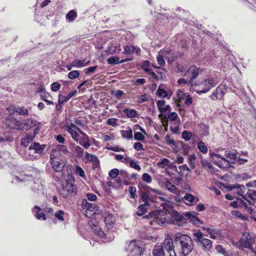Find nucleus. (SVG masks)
<instances>
[{
	"label": "nucleus",
	"mask_w": 256,
	"mask_h": 256,
	"mask_svg": "<svg viewBox=\"0 0 256 256\" xmlns=\"http://www.w3.org/2000/svg\"><path fill=\"white\" fill-rule=\"evenodd\" d=\"M176 250L182 256H188L192 250L194 243L192 238L186 234H177L174 238Z\"/></svg>",
	"instance_id": "obj_1"
},
{
	"label": "nucleus",
	"mask_w": 256,
	"mask_h": 256,
	"mask_svg": "<svg viewBox=\"0 0 256 256\" xmlns=\"http://www.w3.org/2000/svg\"><path fill=\"white\" fill-rule=\"evenodd\" d=\"M141 200L144 202L140 206L136 214L138 216H141L146 213L148 207L156 206V203L160 198L156 195L153 196L150 192H144L142 193Z\"/></svg>",
	"instance_id": "obj_2"
},
{
	"label": "nucleus",
	"mask_w": 256,
	"mask_h": 256,
	"mask_svg": "<svg viewBox=\"0 0 256 256\" xmlns=\"http://www.w3.org/2000/svg\"><path fill=\"white\" fill-rule=\"evenodd\" d=\"M256 240V236L253 233L243 232L240 240L238 241L235 246L239 249L246 248L250 250L256 256V250L253 247Z\"/></svg>",
	"instance_id": "obj_3"
},
{
	"label": "nucleus",
	"mask_w": 256,
	"mask_h": 256,
	"mask_svg": "<svg viewBox=\"0 0 256 256\" xmlns=\"http://www.w3.org/2000/svg\"><path fill=\"white\" fill-rule=\"evenodd\" d=\"M166 212L163 210H158L149 213L146 217L150 220V223L152 226L158 224L160 226L164 224L166 222Z\"/></svg>",
	"instance_id": "obj_4"
},
{
	"label": "nucleus",
	"mask_w": 256,
	"mask_h": 256,
	"mask_svg": "<svg viewBox=\"0 0 256 256\" xmlns=\"http://www.w3.org/2000/svg\"><path fill=\"white\" fill-rule=\"evenodd\" d=\"M141 245L140 240L131 241L126 248V250L129 252L128 256H141L142 249Z\"/></svg>",
	"instance_id": "obj_5"
},
{
	"label": "nucleus",
	"mask_w": 256,
	"mask_h": 256,
	"mask_svg": "<svg viewBox=\"0 0 256 256\" xmlns=\"http://www.w3.org/2000/svg\"><path fill=\"white\" fill-rule=\"evenodd\" d=\"M218 83L216 76L209 77L205 79L199 86L200 90L197 92L206 93L212 88L214 87Z\"/></svg>",
	"instance_id": "obj_6"
},
{
	"label": "nucleus",
	"mask_w": 256,
	"mask_h": 256,
	"mask_svg": "<svg viewBox=\"0 0 256 256\" xmlns=\"http://www.w3.org/2000/svg\"><path fill=\"white\" fill-rule=\"evenodd\" d=\"M60 193L65 198L74 196L76 194V186L72 184L66 182L62 184Z\"/></svg>",
	"instance_id": "obj_7"
},
{
	"label": "nucleus",
	"mask_w": 256,
	"mask_h": 256,
	"mask_svg": "<svg viewBox=\"0 0 256 256\" xmlns=\"http://www.w3.org/2000/svg\"><path fill=\"white\" fill-rule=\"evenodd\" d=\"M156 246L162 247V251L164 252V250H166L169 256H176L174 250L172 238H166L163 243L160 244H156Z\"/></svg>",
	"instance_id": "obj_8"
},
{
	"label": "nucleus",
	"mask_w": 256,
	"mask_h": 256,
	"mask_svg": "<svg viewBox=\"0 0 256 256\" xmlns=\"http://www.w3.org/2000/svg\"><path fill=\"white\" fill-rule=\"evenodd\" d=\"M66 160H58L50 158V165L52 170L56 172H61L66 165Z\"/></svg>",
	"instance_id": "obj_9"
},
{
	"label": "nucleus",
	"mask_w": 256,
	"mask_h": 256,
	"mask_svg": "<svg viewBox=\"0 0 256 256\" xmlns=\"http://www.w3.org/2000/svg\"><path fill=\"white\" fill-rule=\"evenodd\" d=\"M16 126H22V128L26 130H29L32 127H34L40 124L39 122L33 120L32 118L26 120L22 123H20V122L16 121Z\"/></svg>",
	"instance_id": "obj_10"
},
{
	"label": "nucleus",
	"mask_w": 256,
	"mask_h": 256,
	"mask_svg": "<svg viewBox=\"0 0 256 256\" xmlns=\"http://www.w3.org/2000/svg\"><path fill=\"white\" fill-rule=\"evenodd\" d=\"M213 156H216V158H220L222 161H219L217 162H216V164L220 168H225L228 167L230 166L231 164H234V162H230L226 158H223L221 155L220 154H216L214 153H212L211 154V156L212 157Z\"/></svg>",
	"instance_id": "obj_11"
},
{
	"label": "nucleus",
	"mask_w": 256,
	"mask_h": 256,
	"mask_svg": "<svg viewBox=\"0 0 256 256\" xmlns=\"http://www.w3.org/2000/svg\"><path fill=\"white\" fill-rule=\"evenodd\" d=\"M224 94V86H218L210 95V98L213 100H221Z\"/></svg>",
	"instance_id": "obj_12"
},
{
	"label": "nucleus",
	"mask_w": 256,
	"mask_h": 256,
	"mask_svg": "<svg viewBox=\"0 0 256 256\" xmlns=\"http://www.w3.org/2000/svg\"><path fill=\"white\" fill-rule=\"evenodd\" d=\"M81 208L82 209H86L87 211L94 212V214L98 210V206L96 204L89 203L86 199L82 200Z\"/></svg>",
	"instance_id": "obj_13"
},
{
	"label": "nucleus",
	"mask_w": 256,
	"mask_h": 256,
	"mask_svg": "<svg viewBox=\"0 0 256 256\" xmlns=\"http://www.w3.org/2000/svg\"><path fill=\"white\" fill-rule=\"evenodd\" d=\"M250 204L255 206L256 204V190L249 189L247 195L244 197Z\"/></svg>",
	"instance_id": "obj_14"
},
{
	"label": "nucleus",
	"mask_w": 256,
	"mask_h": 256,
	"mask_svg": "<svg viewBox=\"0 0 256 256\" xmlns=\"http://www.w3.org/2000/svg\"><path fill=\"white\" fill-rule=\"evenodd\" d=\"M196 213H192L190 212H186L184 214L186 216V220H188L192 223L198 224H202V221L195 215Z\"/></svg>",
	"instance_id": "obj_15"
},
{
	"label": "nucleus",
	"mask_w": 256,
	"mask_h": 256,
	"mask_svg": "<svg viewBox=\"0 0 256 256\" xmlns=\"http://www.w3.org/2000/svg\"><path fill=\"white\" fill-rule=\"evenodd\" d=\"M202 70L195 65L191 66L186 71V73L191 74L193 78H196L202 72Z\"/></svg>",
	"instance_id": "obj_16"
},
{
	"label": "nucleus",
	"mask_w": 256,
	"mask_h": 256,
	"mask_svg": "<svg viewBox=\"0 0 256 256\" xmlns=\"http://www.w3.org/2000/svg\"><path fill=\"white\" fill-rule=\"evenodd\" d=\"M46 146L40 145L39 143L34 142L32 143L29 147V150H34V152L37 154H41L44 150Z\"/></svg>",
	"instance_id": "obj_17"
},
{
	"label": "nucleus",
	"mask_w": 256,
	"mask_h": 256,
	"mask_svg": "<svg viewBox=\"0 0 256 256\" xmlns=\"http://www.w3.org/2000/svg\"><path fill=\"white\" fill-rule=\"evenodd\" d=\"M160 52L164 54V58L168 60V64H172L174 60V58L170 50L168 48L164 49L163 50H161Z\"/></svg>",
	"instance_id": "obj_18"
},
{
	"label": "nucleus",
	"mask_w": 256,
	"mask_h": 256,
	"mask_svg": "<svg viewBox=\"0 0 256 256\" xmlns=\"http://www.w3.org/2000/svg\"><path fill=\"white\" fill-rule=\"evenodd\" d=\"M199 244L202 246L204 251L209 252L212 246V242L211 240L204 238Z\"/></svg>",
	"instance_id": "obj_19"
},
{
	"label": "nucleus",
	"mask_w": 256,
	"mask_h": 256,
	"mask_svg": "<svg viewBox=\"0 0 256 256\" xmlns=\"http://www.w3.org/2000/svg\"><path fill=\"white\" fill-rule=\"evenodd\" d=\"M163 180L165 183V186L168 190L174 194H176L178 192V188L174 184H172L168 178H164Z\"/></svg>",
	"instance_id": "obj_20"
},
{
	"label": "nucleus",
	"mask_w": 256,
	"mask_h": 256,
	"mask_svg": "<svg viewBox=\"0 0 256 256\" xmlns=\"http://www.w3.org/2000/svg\"><path fill=\"white\" fill-rule=\"evenodd\" d=\"M34 138V136L32 134V133H28L25 136L22 137L21 140V144L24 146H27L30 142H31Z\"/></svg>",
	"instance_id": "obj_21"
},
{
	"label": "nucleus",
	"mask_w": 256,
	"mask_h": 256,
	"mask_svg": "<svg viewBox=\"0 0 256 256\" xmlns=\"http://www.w3.org/2000/svg\"><path fill=\"white\" fill-rule=\"evenodd\" d=\"M76 92V90H74L71 91L69 92L66 96H64L62 94H59L58 102L60 104H62L64 102H68L70 98H72Z\"/></svg>",
	"instance_id": "obj_22"
},
{
	"label": "nucleus",
	"mask_w": 256,
	"mask_h": 256,
	"mask_svg": "<svg viewBox=\"0 0 256 256\" xmlns=\"http://www.w3.org/2000/svg\"><path fill=\"white\" fill-rule=\"evenodd\" d=\"M42 208H40L38 206H35L33 209L32 212H35L34 216H35L38 220L42 218L43 220H46V216L43 212H40L42 210Z\"/></svg>",
	"instance_id": "obj_23"
},
{
	"label": "nucleus",
	"mask_w": 256,
	"mask_h": 256,
	"mask_svg": "<svg viewBox=\"0 0 256 256\" xmlns=\"http://www.w3.org/2000/svg\"><path fill=\"white\" fill-rule=\"evenodd\" d=\"M82 146L86 149H88L90 146V140L88 136L85 138H78V142Z\"/></svg>",
	"instance_id": "obj_24"
},
{
	"label": "nucleus",
	"mask_w": 256,
	"mask_h": 256,
	"mask_svg": "<svg viewBox=\"0 0 256 256\" xmlns=\"http://www.w3.org/2000/svg\"><path fill=\"white\" fill-rule=\"evenodd\" d=\"M65 154H62L58 150H53L50 156V158H53L58 160H66L64 158Z\"/></svg>",
	"instance_id": "obj_25"
},
{
	"label": "nucleus",
	"mask_w": 256,
	"mask_h": 256,
	"mask_svg": "<svg viewBox=\"0 0 256 256\" xmlns=\"http://www.w3.org/2000/svg\"><path fill=\"white\" fill-rule=\"evenodd\" d=\"M89 60H86V59L82 60L75 59L72 62V66H74V67L82 68L89 63Z\"/></svg>",
	"instance_id": "obj_26"
},
{
	"label": "nucleus",
	"mask_w": 256,
	"mask_h": 256,
	"mask_svg": "<svg viewBox=\"0 0 256 256\" xmlns=\"http://www.w3.org/2000/svg\"><path fill=\"white\" fill-rule=\"evenodd\" d=\"M93 231L94 232V233L98 236H99L100 238H102L103 241H106V238H104L105 236V234L104 232L102 230L101 228H100L98 226L94 225V226L92 227Z\"/></svg>",
	"instance_id": "obj_27"
},
{
	"label": "nucleus",
	"mask_w": 256,
	"mask_h": 256,
	"mask_svg": "<svg viewBox=\"0 0 256 256\" xmlns=\"http://www.w3.org/2000/svg\"><path fill=\"white\" fill-rule=\"evenodd\" d=\"M121 50L120 46H112L108 48L106 52L108 54H118Z\"/></svg>",
	"instance_id": "obj_28"
},
{
	"label": "nucleus",
	"mask_w": 256,
	"mask_h": 256,
	"mask_svg": "<svg viewBox=\"0 0 256 256\" xmlns=\"http://www.w3.org/2000/svg\"><path fill=\"white\" fill-rule=\"evenodd\" d=\"M230 206L234 208L246 207V203L242 199L238 198L236 200L231 202Z\"/></svg>",
	"instance_id": "obj_29"
},
{
	"label": "nucleus",
	"mask_w": 256,
	"mask_h": 256,
	"mask_svg": "<svg viewBox=\"0 0 256 256\" xmlns=\"http://www.w3.org/2000/svg\"><path fill=\"white\" fill-rule=\"evenodd\" d=\"M85 158L92 162L96 166L99 165V160L95 155L86 152Z\"/></svg>",
	"instance_id": "obj_30"
},
{
	"label": "nucleus",
	"mask_w": 256,
	"mask_h": 256,
	"mask_svg": "<svg viewBox=\"0 0 256 256\" xmlns=\"http://www.w3.org/2000/svg\"><path fill=\"white\" fill-rule=\"evenodd\" d=\"M224 156L227 158L231 160H233L234 161H232V162H234V164L235 163V162L237 160V154L235 150H226L224 152Z\"/></svg>",
	"instance_id": "obj_31"
},
{
	"label": "nucleus",
	"mask_w": 256,
	"mask_h": 256,
	"mask_svg": "<svg viewBox=\"0 0 256 256\" xmlns=\"http://www.w3.org/2000/svg\"><path fill=\"white\" fill-rule=\"evenodd\" d=\"M120 133L123 138L127 139H130L132 136V132L130 128H127L126 130H122Z\"/></svg>",
	"instance_id": "obj_32"
},
{
	"label": "nucleus",
	"mask_w": 256,
	"mask_h": 256,
	"mask_svg": "<svg viewBox=\"0 0 256 256\" xmlns=\"http://www.w3.org/2000/svg\"><path fill=\"white\" fill-rule=\"evenodd\" d=\"M54 150H58V152H61L62 154H64L65 155H66L69 153V152L68 150V147L66 145H58L54 149Z\"/></svg>",
	"instance_id": "obj_33"
},
{
	"label": "nucleus",
	"mask_w": 256,
	"mask_h": 256,
	"mask_svg": "<svg viewBox=\"0 0 256 256\" xmlns=\"http://www.w3.org/2000/svg\"><path fill=\"white\" fill-rule=\"evenodd\" d=\"M194 240L196 242L199 244L204 238H203V234L200 231H198L193 233Z\"/></svg>",
	"instance_id": "obj_34"
},
{
	"label": "nucleus",
	"mask_w": 256,
	"mask_h": 256,
	"mask_svg": "<svg viewBox=\"0 0 256 256\" xmlns=\"http://www.w3.org/2000/svg\"><path fill=\"white\" fill-rule=\"evenodd\" d=\"M162 247L158 246H155L153 250L152 254L154 256H166L164 252L162 250Z\"/></svg>",
	"instance_id": "obj_35"
},
{
	"label": "nucleus",
	"mask_w": 256,
	"mask_h": 256,
	"mask_svg": "<svg viewBox=\"0 0 256 256\" xmlns=\"http://www.w3.org/2000/svg\"><path fill=\"white\" fill-rule=\"evenodd\" d=\"M66 130L71 135L72 138L76 142H78V138L80 136L78 132L70 128H66Z\"/></svg>",
	"instance_id": "obj_36"
},
{
	"label": "nucleus",
	"mask_w": 256,
	"mask_h": 256,
	"mask_svg": "<svg viewBox=\"0 0 256 256\" xmlns=\"http://www.w3.org/2000/svg\"><path fill=\"white\" fill-rule=\"evenodd\" d=\"M124 112L128 118H136L138 115V112L134 109L126 108Z\"/></svg>",
	"instance_id": "obj_37"
},
{
	"label": "nucleus",
	"mask_w": 256,
	"mask_h": 256,
	"mask_svg": "<svg viewBox=\"0 0 256 256\" xmlns=\"http://www.w3.org/2000/svg\"><path fill=\"white\" fill-rule=\"evenodd\" d=\"M182 198L183 200H184L190 203L194 202L195 200H196V202L198 200V198H196L192 194L188 193H186Z\"/></svg>",
	"instance_id": "obj_38"
},
{
	"label": "nucleus",
	"mask_w": 256,
	"mask_h": 256,
	"mask_svg": "<svg viewBox=\"0 0 256 256\" xmlns=\"http://www.w3.org/2000/svg\"><path fill=\"white\" fill-rule=\"evenodd\" d=\"M66 17L70 22H73L77 17V13L74 10H71L66 14Z\"/></svg>",
	"instance_id": "obj_39"
},
{
	"label": "nucleus",
	"mask_w": 256,
	"mask_h": 256,
	"mask_svg": "<svg viewBox=\"0 0 256 256\" xmlns=\"http://www.w3.org/2000/svg\"><path fill=\"white\" fill-rule=\"evenodd\" d=\"M16 113L20 116H26L28 115V110L24 106H17Z\"/></svg>",
	"instance_id": "obj_40"
},
{
	"label": "nucleus",
	"mask_w": 256,
	"mask_h": 256,
	"mask_svg": "<svg viewBox=\"0 0 256 256\" xmlns=\"http://www.w3.org/2000/svg\"><path fill=\"white\" fill-rule=\"evenodd\" d=\"M221 234L222 232L220 230L216 228H212L209 234L211 238L215 240L218 236H221Z\"/></svg>",
	"instance_id": "obj_41"
},
{
	"label": "nucleus",
	"mask_w": 256,
	"mask_h": 256,
	"mask_svg": "<svg viewBox=\"0 0 256 256\" xmlns=\"http://www.w3.org/2000/svg\"><path fill=\"white\" fill-rule=\"evenodd\" d=\"M198 148L200 151L203 154H206L208 152V147L203 142H200L198 144Z\"/></svg>",
	"instance_id": "obj_42"
},
{
	"label": "nucleus",
	"mask_w": 256,
	"mask_h": 256,
	"mask_svg": "<svg viewBox=\"0 0 256 256\" xmlns=\"http://www.w3.org/2000/svg\"><path fill=\"white\" fill-rule=\"evenodd\" d=\"M74 152L78 157L82 158L84 156V150L78 146H76L74 148Z\"/></svg>",
	"instance_id": "obj_43"
},
{
	"label": "nucleus",
	"mask_w": 256,
	"mask_h": 256,
	"mask_svg": "<svg viewBox=\"0 0 256 256\" xmlns=\"http://www.w3.org/2000/svg\"><path fill=\"white\" fill-rule=\"evenodd\" d=\"M202 157V156L201 155L200 156V158H201L200 163H201L202 166L203 167H204L205 168H208V170H210L211 168H212V164H211V163L210 162H208L206 160L203 159Z\"/></svg>",
	"instance_id": "obj_44"
},
{
	"label": "nucleus",
	"mask_w": 256,
	"mask_h": 256,
	"mask_svg": "<svg viewBox=\"0 0 256 256\" xmlns=\"http://www.w3.org/2000/svg\"><path fill=\"white\" fill-rule=\"evenodd\" d=\"M119 58L118 56L110 57L107 60L108 63L110 64L114 65L119 64Z\"/></svg>",
	"instance_id": "obj_45"
},
{
	"label": "nucleus",
	"mask_w": 256,
	"mask_h": 256,
	"mask_svg": "<svg viewBox=\"0 0 256 256\" xmlns=\"http://www.w3.org/2000/svg\"><path fill=\"white\" fill-rule=\"evenodd\" d=\"M114 221V219L112 216L108 214L104 217V222L107 225L111 226Z\"/></svg>",
	"instance_id": "obj_46"
},
{
	"label": "nucleus",
	"mask_w": 256,
	"mask_h": 256,
	"mask_svg": "<svg viewBox=\"0 0 256 256\" xmlns=\"http://www.w3.org/2000/svg\"><path fill=\"white\" fill-rule=\"evenodd\" d=\"M150 66V62L148 60L144 61L142 65V69L146 72H149L152 70Z\"/></svg>",
	"instance_id": "obj_47"
},
{
	"label": "nucleus",
	"mask_w": 256,
	"mask_h": 256,
	"mask_svg": "<svg viewBox=\"0 0 256 256\" xmlns=\"http://www.w3.org/2000/svg\"><path fill=\"white\" fill-rule=\"evenodd\" d=\"M80 76V72L78 70H74L68 74V78L70 80H74Z\"/></svg>",
	"instance_id": "obj_48"
},
{
	"label": "nucleus",
	"mask_w": 256,
	"mask_h": 256,
	"mask_svg": "<svg viewBox=\"0 0 256 256\" xmlns=\"http://www.w3.org/2000/svg\"><path fill=\"white\" fill-rule=\"evenodd\" d=\"M65 215V212L63 210H60L56 212L55 214V217L60 220L62 221L64 220V216Z\"/></svg>",
	"instance_id": "obj_49"
},
{
	"label": "nucleus",
	"mask_w": 256,
	"mask_h": 256,
	"mask_svg": "<svg viewBox=\"0 0 256 256\" xmlns=\"http://www.w3.org/2000/svg\"><path fill=\"white\" fill-rule=\"evenodd\" d=\"M157 96L160 97L166 98L167 96V92L162 88H160V86L158 88L156 91Z\"/></svg>",
	"instance_id": "obj_50"
},
{
	"label": "nucleus",
	"mask_w": 256,
	"mask_h": 256,
	"mask_svg": "<svg viewBox=\"0 0 256 256\" xmlns=\"http://www.w3.org/2000/svg\"><path fill=\"white\" fill-rule=\"evenodd\" d=\"M76 174L82 178H86V176L84 170L78 166H76Z\"/></svg>",
	"instance_id": "obj_51"
},
{
	"label": "nucleus",
	"mask_w": 256,
	"mask_h": 256,
	"mask_svg": "<svg viewBox=\"0 0 256 256\" xmlns=\"http://www.w3.org/2000/svg\"><path fill=\"white\" fill-rule=\"evenodd\" d=\"M135 48L134 47H131L129 46H126L124 47L122 53L124 54H130L134 52Z\"/></svg>",
	"instance_id": "obj_52"
},
{
	"label": "nucleus",
	"mask_w": 256,
	"mask_h": 256,
	"mask_svg": "<svg viewBox=\"0 0 256 256\" xmlns=\"http://www.w3.org/2000/svg\"><path fill=\"white\" fill-rule=\"evenodd\" d=\"M142 180L147 182L150 183L152 182V176L148 173H144L142 175Z\"/></svg>",
	"instance_id": "obj_53"
},
{
	"label": "nucleus",
	"mask_w": 256,
	"mask_h": 256,
	"mask_svg": "<svg viewBox=\"0 0 256 256\" xmlns=\"http://www.w3.org/2000/svg\"><path fill=\"white\" fill-rule=\"evenodd\" d=\"M164 54H159L157 56V61L158 64L160 66H164L165 64L164 61Z\"/></svg>",
	"instance_id": "obj_54"
},
{
	"label": "nucleus",
	"mask_w": 256,
	"mask_h": 256,
	"mask_svg": "<svg viewBox=\"0 0 256 256\" xmlns=\"http://www.w3.org/2000/svg\"><path fill=\"white\" fill-rule=\"evenodd\" d=\"M216 252L220 254H223L224 256H226L227 252L225 249L221 245H218L216 247Z\"/></svg>",
	"instance_id": "obj_55"
},
{
	"label": "nucleus",
	"mask_w": 256,
	"mask_h": 256,
	"mask_svg": "<svg viewBox=\"0 0 256 256\" xmlns=\"http://www.w3.org/2000/svg\"><path fill=\"white\" fill-rule=\"evenodd\" d=\"M182 137L185 140H189L191 138L192 133L187 130H184L182 132Z\"/></svg>",
	"instance_id": "obj_56"
},
{
	"label": "nucleus",
	"mask_w": 256,
	"mask_h": 256,
	"mask_svg": "<svg viewBox=\"0 0 256 256\" xmlns=\"http://www.w3.org/2000/svg\"><path fill=\"white\" fill-rule=\"evenodd\" d=\"M119 172L117 168H114L109 172L108 174L112 178H114L118 175Z\"/></svg>",
	"instance_id": "obj_57"
},
{
	"label": "nucleus",
	"mask_w": 256,
	"mask_h": 256,
	"mask_svg": "<svg viewBox=\"0 0 256 256\" xmlns=\"http://www.w3.org/2000/svg\"><path fill=\"white\" fill-rule=\"evenodd\" d=\"M65 126L66 128H71L73 129L74 130H76V132H78V130L80 129L79 128L76 126L75 124L72 123H69L68 121L66 122Z\"/></svg>",
	"instance_id": "obj_58"
},
{
	"label": "nucleus",
	"mask_w": 256,
	"mask_h": 256,
	"mask_svg": "<svg viewBox=\"0 0 256 256\" xmlns=\"http://www.w3.org/2000/svg\"><path fill=\"white\" fill-rule=\"evenodd\" d=\"M169 163V160L167 158H163L160 162H158V166L160 168H164L168 166Z\"/></svg>",
	"instance_id": "obj_59"
},
{
	"label": "nucleus",
	"mask_w": 256,
	"mask_h": 256,
	"mask_svg": "<svg viewBox=\"0 0 256 256\" xmlns=\"http://www.w3.org/2000/svg\"><path fill=\"white\" fill-rule=\"evenodd\" d=\"M134 138L136 140L142 141L144 139V136L141 132H136L134 134Z\"/></svg>",
	"instance_id": "obj_60"
},
{
	"label": "nucleus",
	"mask_w": 256,
	"mask_h": 256,
	"mask_svg": "<svg viewBox=\"0 0 256 256\" xmlns=\"http://www.w3.org/2000/svg\"><path fill=\"white\" fill-rule=\"evenodd\" d=\"M130 165L132 168H134L135 170L138 171H140L141 170V168L140 167V166L136 164V162L133 160H131L130 162Z\"/></svg>",
	"instance_id": "obj_61"
},
{
	"label": "nucleus",
	"mask_w": 256,
	"mask_h": 256,
	"mask_svg": "<svg viewBox=\"0 0 256 256\" xmlns=\"http://www.w3.org/2000/svg\"><path fill=\"white\" fill-rule=\"evenodd\" d=\"M60 88V84L57 82H53L51 84V89L54 92L58 91Z\"/></svg>",
	"instance_id": "obj_62"
},
{
	"label": "nucleus",
	"mask_w": 256,
	"mask_h": 256,
	"mask_svg": "<svg viewBox=\"0 0 256 256\" xmlns=\"http://www.w3.org/2000/svg\"><path fill=\"white\" fill-rule=\"evenodd\" d=\"M118 120L115 118H109L107 121V124L112 126H116L117 124Z\"/></svg>",
	"instance_id": "obj_63"
},
{
	"label": "nucleus",
	"mask_w": 256,
	"mask_h": 256,
	"mask_svg": "<svg viewBox=\"0 0 256 256\" xmlns=\"http://www.w3.org/2000/svg\"><path fill=\"white\" fill-rule=\"evenodd\" d=\"M128 191L130 194V198H134L136 196V188L134 186H130L129 188Z\"/></svg>",
	"instance_id": "obj_64"
}]
</instances>
